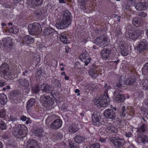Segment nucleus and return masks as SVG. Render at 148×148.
<instances>
[{"label": "nucleus", "instance_id": "nucleus-11", "mask_svg": "<svg viewBox=\"0 0 148 148\" xmlns=\"http://www.w3.org/2000/svg\"><path fill=\"white\" fill-rule=\"evenodd\" d=\"M104 115L106 118L112 121L115 120L116 117L115 112L112 109L106 110L104 112Z\"/></svg>", "mask_w": 148, "mask_h": 148}, {"label": "nucleus", "instance_id": "nucleus-13", "mask_svg": "<svg viewBox=\"0 0 148 148\" xmlns=\"http://www.w3.org/2000/svg\"><path fill=\"white\" fill-rule=\"evenodd\" d=\"M4 46L8 48L12 49L14 45V42L12 39L10 38H5L2 41Z\"/></svg>", "mask_w": 148, "mask_h": 148}, {"label": "nucleus", "instance_id": "nucleus-23", "mask_svg": "<svg viewBox=\"0 0 148 148\" xmlns=\"http://www.w3.org/2000/svg\"><path fill=\"white\" fill-rule=\"evenodd\" d=\"M143 20L137 17H135L133 20L132 23L136 27H139L141 26L143 23Z\"/></svg>", "mask_w": 148, "mask_h": 148}, {"label": "nucleus", "instance_id": "nucleus-16", "mask_svg": "<svg viewBox=\"0 0 148 148\" xmlns=\"http://www.w3.org/2000/svg\"><path fill=\"white\" fill-rule=\"evenodd\" d=\"M135 7L138 11L146 10L148 8V2L145 1L143 2H139L136 4Z\"/></svg>", "mask_w": 148, "mask_h": 148}, {"label": "nucleus", "instance_id": "nucleus-29", "mask_svg": "<svg viewBox=\"0 0 148 148\" xmlns=\"http://www.w3.org/2000/svg\"><path fill=\"white\" fill-rule=\"evenodd\" d=\"M79 129L77 125L72 124L69 126L68 130L69 133L73 134L77 132L79 130Z\"/></svg>", "mask_w": 148, "mask_h": 148}, {"label": "nucleus", "instance_id": "nucleus-35", "mask_svg": "<svg viewBox=\"0 0 148 148\" xmlns=\"http://www.w3.org/2000/svg\"><path fill=\"white\" fill-rule=\"evenodd\" d=\"M87 0H78V4L80 7L82 9L84 10L86 9V2Z\"/></svg>", "mask_w": 148, "mask_h": 148}, {"label": "nucleus", "instance_id": "nucleus-60", "mask_svg": "<svg viewBox=\"0 0 148 148\" xmlns=\"http://www.w3.org/2000/svg\"><path fill=\"white\" fill-rule=\"evenodd\" d=\"M57 92V91H56V90H52L50 92V94L54 98L55 96H56V94Z\"/></svg>", "mask_w": 148, "mask_h": 148}, {"label": "nucleus", "instance_id": "nucleus-12", "mask_svg": "<svg viewBox=\"0 0 148 148\" xmlns=\"http://www.w3.org/2000/svg\"><path fill=\"white\" fill-rule=\"evenodd\" d=\"M62 123L61 119H55L50 125V128L53 130L58 129L62 126Z\"/></svg>", "mask_w": 148, "mask_h": 148}, {"label": "nucleus", "instance_id": "nucleus-22", "mask_svg": "<svg viewBox=\"0 0 148 148\" xmlns=\"http://www.w3.org/2000/svg\"><path fill=\"white\" fill-rule=\"evenodd\" d=\"M40 88L42 92L49 93L51 90V87L48 84L44 83L41 84Z\"/></svg>", "mask_w": 148, "mask_h": 148}, {"label": "nucleus", "instance_id": "nucleus-8", "mask_svg": "<svg viewBox=\"0 0 148 148\" xmlns=\"http://www.w3.org/2000/svg\"><path fill=\"white\" fill-rule=\"evenodd\" d=\"M101 119V117L99 112L95 111L92 113V121L93 125L99 126Z\"/></svg>", "mask_w": 148, "mask_h": 148}, {"label": "nucleus", "instance_id": "nucleus-18", "mask_svg": "<svg viewBox=\"0 0 148 148\" xmlns=\"http://www.w3.org/2000/svg\"><path fill=\"white\" fill-rule=\"evenodd\" d=\"M147 122L145 123L141 122L139 125L138 128L137 129V132L140 133H143L147 132Z\"/></svg>", "mask_w": 148, "mask_h": 148}, {"label": "nucleus", "instance_id": "nucleus-2", "mask_svg": "<svg viewBox=\"0 0 148 148\" xmlns=\"http://www.w3.org/2000/svg\"><path fill=\"white\" fill-rule=\"evenodd\" d=\"M114 46L112 45H108L105 46L103 49L101 50L100 53V55L103 60L108 61L110 60V56L113 50Z\"/></svg>", "mask_w": 148, "mask_h": 148}, {"label": "nucleus", "instance_id": "nucleus-48", "mask_svg": "<svg viewBox=\"0 0 148 148\" xmlns=\"http://www.w3.org/2000/svg\"><path fill=\"white\" fill-rule=\"evenodd\" d=\"M95 85L92 82L88 83L86 85V87L88 90H92L94 88Z\"/></svg>", "mask_w": 148, "mask_h": 148}, {"label": "nucleus", "instance_id": "nucleus-17", "mask_svg": "<svg viewBox=\"0 0 148 148\" xmlns=\"http://www.w3.org/2000/svg\"><path fill=\"white\" fill-rule=\"evenodd\" d=\"M112 142L116 148H120L124 144V141L123 140L119 138L116 139L115 137H113Z\"/></svg>", "mask_w": 148, "mask_h": 148}, {"label": "nucleus", "instance_id": "nucleus-10", "mask_svg": "<svg viewBox=\"0 0 148 148\" xmlns=\"http://www.w3.org/2000/svg\"><path fill=\"white\" fill-rule=\"evenodd\" d=\"M27 148H40V144L36 140L29 139L27 142Z\"/></svg>", "mask_w": 148, "mask_h": 148}, {"label": "nucleus", "instance_id": "nucleus-26", "mask_svg": "<svg viewBox=\"0 0 148 148\" xmlns=\"http://www.w3.org/2000/svg\"><path fill=\"white\" fill-rule=\"evenodd\" d=\"M123 77V76L122 75L120 77L118 82L116 83V86H115V89H120L122 87L123 85L124 84L123 79L125 78L124 77L122 78Z\"/></svg>", "mask_w": 148, "mask_h": 148}, {"label": "nucleus", "instance_id": "nucleus-21", "mask_svg": "<svg viewBox=\"0 0 148 148\" xmlns=\"http://www.w3.org/2000/svg\"><path fill=\"white\" fill-rule=\"evenodd\" d=\"M137 139L138 143H142L143 145L148 143V136L147 135H142L138 136Z\"/></svg>", "mask_w": 148, "mask_h": 148}, {"label": "nucleus", "instance_id": "nucleus-57", "mask_svg": "<svg viewBox=\"0 0 148 148\" xmlns=\"http://www.w3.org/2000/svg\"><path fill=\"white\" fill-rule=\"evenodd\" d=\"M138 15V16L142 17H145L147 15V13L144 11L139 12Z\"/></svg>", "mask_w": 148, "mask_h": 148}, {"label": "nucleus", "instance_id": "nucleus-58", "mask_svg": "<svg viewBox=\"0 0 148 148\" xmlns=\"http://www.w3.org/2000/svg\"><path fill=\"white\" fill-rule=\"evenodd\" d=\"M121 120L119 119H116V121H115L114 123H115V125L117 127H120L121 123Z\"/></svg>", "mask_w": 148, "mask_h": 148}, {"label": "nucleus", "instance_id": "nucleus-46", "mask_svg": "<svg viewBox=\"0 0 148 148\" xmlns=\"http://www.w3.org/2000/svg\"><path fill=\"white\" fill-rule=\"evenodd\" d=\"M32 4L34 6H37L41 5L42 3V0H31Z\"/></svg>", "mask_w": 148, "mask_h": 148}, {"label": "nucleus", "instance_id": "nucleus-47", "mask_svg": "<svg viewBox=\"0 0 148 148\" xmlns=\"http://www.w3.org/2000/svg\"><path fill=\"white\" fill-rule=\"evenodd\" d=\"M32 91L34 93H37L40 90V87L38 84H36L32 88Z\"/></svg>", "mask_w": 148, "mask_h": 148}, {"label": "nucleus", "instance_id": "nucleus-39", "mask_svg": "<svg viewBox=\"0 0 148 148\" xmlns=\"http://www.w3.org/2000/svg\"><path fill=\"white\" fill-rule=\"evenodd\" d=\"M101 100L100 98L99 99L95 98L94 99L93 101L95 104L97 106L104 107L105 106Z\"/></svg>", "mask_w": 148, "mask_h": 148}, {"label": "nucleus", "instance_id": "nucleus-55", "mask_svg": "<svg viewBox=\"0 0 148 148\" xmlns=\"http://www.w3.org/2000/svg\"><path fill=\"white\" fill-rule=\"evenodd\" d=\"M35 13L36 15L38 16V17H40L43 13V12L42 10H36L35 11Z\"/></svg>", "mask_w": 148, "mask_h": 148}, {"label": "nucleus", "instance_id": "nucleus-38", "mask_svg": "<svg viewBox=\"0 0 148 148\" xmlns=\"http://www.w3.org/2000/svg\"><path fill=\"white\" fill-rule=\"evenodd\" d=\"M7 101V99L6 96L3 93H1L0 96V102L2 105L6 104Z\"/></svg>", "mask_w": 148, "mask_h": 148}, {"label": "nucleus", "instance_id": "nucleus-19", "mask_svg": "<svg viewBox=\"0 0 148 148\" xmlns=\"http://www.w3.org/2000/svg\"><path fill=\"white\" fill-rule=\"evenodd\" d=\"M107 38H96L94 42L97 44L99 47H101L104 45L106 42H108Z\"/></svg>", "mask_w": 148, "mask_h": 148}, {"label": "nucleus", "instance_id": "nucleus-1", "mask_svg": "<svg viewBox=\"0 0 148 148\" xmlns=\"http://www.w3.org/2000/svg\"><path fill=\"white\" fill-rule=\"evenodd\" d=\"M71 13L67 10L63 12L61 14L62 19L56 24V27L60 29L67 27L71 23Z\"/></svg>", "mask_w": 148, "mask_h": 148}, {"label": "nucleus", "instance_id": "nucleus-9", "mask_svg": "<svg viewBox=\"0 0 148 148\" xmlns=\"http://www.w3.org/2000/svg\"><path fill=\"white\" fill-rule=\"evenodd\" d=\"M79 59L84 63V64L87 66L90 62L92 60L91 58L89 56L88 52L86 50L82 52L79 56Z\"/></svg>", "mask_w": 148, "mask_h": 148}, {"label": "nucleus", "instance_id": "nucleus-24", "mask_svg": "<svg viewBox=\"0 0 148 148\" xmlns=\"http://www.w3.org/2000/svg\"><path fill=\"white\" fill-rule=\"evenodd\" d=\"M106 94V93H104L102 95L100 98V99H102L101 101H102V102L105 106L108 105V102L110 101V99L108 94Z\"/></svg>", "mask_w": 148, "mask_h": 148}, {"label": "nucleus", "instance_id": "nucleus-54", "mask_svg": "<svg viewBox=\"0 0 148 148\" xmlns=\"http://www.w3.org/2000/svg\"><path fill=\"white\" fill-rule=\"evenodd\" d=\"M69 145L71 148H79V145L74 143L70 142Z\"/></svg>", "mask_w": 148, "mask_h": 148}, {"label": "nucleus", "instance_id": "nucleus-6", "mask_svg": "<svg viewBox=\"0 0 148 148\" xmlns=\"http://www.w3.org/2000/svg\"><path fill=\"white\" fill-rule=\"evenodd\" d=\"M127 34L130 36H135L138 37L141 36V31L140 29H137L136 30H134V28L130 25H128L127 27Z\"/></svg>", "mask_w": 148, "mask_h": 148}, {"label": "nucleus", "instance_id": "nucleus-53", "mask_svg": "<svg viewBox=\"0 0 148 148\" xmlns=\"http://www.w3.org/2000/svg\"><path fill=\"white\" fill-rule=\"evenodd\" d=\"M89 148H100V145L98 143H95L91 144Z\"/></svg>", "mask_w": 148, "mask_h": 148}, {"label": "nucleus", "instance_id": "nucleus-25", "mask_svg": "<svg viewBox=\"0 0 148 148\" xmlns=\"http://www.w3.org/2000/svg\"><path fill=\"white\" fill-rule=\"evenodd\" d=\"M35 100L34 99H30L28 101L26 108L27 110L29 112H30L32 108V107L35 103Z\"/></svg>", "mask_w": 148, "mask_h": 148}, {"label": "nucleus", "instance_id": "nucleus-5", "mask_svg": "<svg viewBox=\"0 0 148 148\" xmlns=\"http://www.w3.org/2000/svg\"><path fill=\"white\" fill-rule=\"evenodd\" d=\"M100 71L99 66L93 64L91 66V68L89 70L88 73L92 78L96 79L99 75Z\"/></svg>", "mask_w": 148, "mask_h": 148}, {"label": "nucleus", "instance_id": "nucleus-43", "mask_svg": "<svg viewBox=\"0 0 148 148\" xmlns=\"http://www.w3.org/2000/svg\"><path fill=\"white\" fill-rule=\"evenodd\" d=\"M8 147L11 146L14 148H16V142L13 140H9L7 145Z\"/></svg>", "mask_w": 148, "mask_h": 148}, {"label": "nucleus", "instance_id": "nucleus-31", "mask_svg": "<svg viewBox=\"0 0 148 148\" xmlns=\"http://www.w3.org/2000/svg\"><path fill=\"white\" fill-rule=\"evenodd\" d=\"M0 118L6 121L9 119L8 116L6 114V110L5 109H3L0 110Z\"/></svg>", "mask_w": 148, "mask_h": 148}, {"label": "nucleus", "instance_id": "nucleus-4", "mask_svg": "<svg viewBox=\"0 0 148 148\" xmlns=\"http://www.w3.org/2000/svg\"><path fill=\"white\" fill-rule=\"evenodd\" d=\"M17 132L14 133L15 136L18 138H21L24 137L28 132L27 127L24 125L19 124L18 125L17 128Z\"/></svg>", "mask_w": 148, "mask_h": 148}, {"label": "nucleus", "instance_id": "nucleus-45", "mask_svg": "<svg viewBox=\"0 0 148 148\" xmlns=\"http://www.w3.org/2000/svg\"><path fill=\"white\" fill-rule=\"evenodd\" d=\"M23 40L25 41L26 43L29 45L32 43L34 42V39L33 38H23Z\"/></svg>", "mask_w": 148, "mask_h": 148}, {"label": "nucleus", "instance_id": "nucleus-44", "mask_svg": "<svg viewBox=\"0 0 148 148\" xmlns=\"http://www.w3.org/2000/svg\"><path fill=\"white\" fill-rule=\"evenodd\" d=\"M34 62H35L36 66H39L40 62V58L38 55L34 56Z\"/></svg>", "mask_w": 148, "mask_h": 148}, {"label": "nucleus", "instance_id": "nucleus-15", "mask_svg": "<svg viewBox=\"0 0 148 148\" xmlns=\"http://www.w3.org/2000/svg\"><path fill=\"white\" fill-rule=\"evenodd\" d=\"M17 82L18 84L24 88L25 89L28 88L29 82V80L26 79L20 78L17 80Z\"/></svg>", "mask_w": 148, "mask_h": 148}, {"label": "nucleus", "instance_id": "nucleus-61", "mask_svg": "<svg viewBox=\"0 0 148 148\" xmlns=\"http://www.w3.org/2000/svg\"><path fill=\"white\" fill-rule=\"evenodd\" d=\"M143 68L145 72H148V62L144 65Z\"/></svg>", "mask_w": 148, "mask_h": 148}, {"label": "nucleus", "instance_id": "nucleus-36", "mask_svg": "<svg viewBox=\"0 0 148 148\" xmlns=\"http://www.w3.org/2000/svg\"><path fill=\"white\" fill-rule=\"evenodd\" d=\"M43 131L41 128H37L34 131L35 135L41 138L43 136L42 133Z\"/></svg>", "mask_w": 148, "mask_h": 148}, {"label": "nucleus", "instance_id": "nucleus-30", "mask_svg": "<svg viewBox=\"0 0 148 148\" xmlns=\"http://www.w3.org/2000/svg\"><path fill=\"white\" fill-rule=\"evenodd\" d=\"M74 140L77 143L80 144L84 141V138L82 136L76 135L74 137Z\"/></svg>", "mask_w": 148, "mask_h": 148}, {"label": "nucleus", "instance_id": "nucleus-62", "mask_svg": "<svg viewBox=\"0 0 148 148\" xmlns=\"http://www.w3.org/2000/svg\"><path fill=\"white\" fill-rule=\"evenodd\" d=\"M10 118L11 121H14L17 120V119L13 115H10Z\"/></svg>", "mask_w": 148, "mask_h": 148}, {"label": "nucleus", "instance_id": "nucleus-7", "mask_svg": "<svg viewBox=\"0 0 148 148\" xmlns=\"http://www.w3.org/2000/svg\"><path fill=\"white\" fill-rule=\"evenodd\" d=\"M41 101L45 107L51 106L54 103V100L49 96L43 95L40 97Z\"/></svg>", "mask_w": 148, "mask_h": 148}, {"label": "nucleus", "instance_id": "nucleus-52", "mask_svg": "<svg viewBox=\"0 0 148 148\" xmlns=\"http://www.w3.org/2000/svg\"><path fill=\"white\" fill-rule=\"evenodd\" d=\"M115 36H121L122 34L121 32V29L119 26H117L116 28L115 32Z\"/></svg>", "mask_w": 148, "mask_h": 148}, {"label": "nucleus", "instance_id": "nucleus-37", "mask_svg": "<svg viewBox=\"0 0 148 148\" xmlns=\"http://www.w3.org/2000/svg\"><path fill=\"white\" fill-rule=\"evenodd\" d=\"M136 80L135 77L129 78L126 80L125 84L127 85H132L135 82Z\"/></svg>", "mask_w": 148, "mask_h": 148}, {"label": "nucleus", "instance_id": "nucleus-14", "mask_svg": "<svg viewBox=\"0 0 148 148\" xmlns=\"http://www.w3.org/2000/svg\"><path fill=\"white\" fill-rule=\"evenodd\" d=\"M147 46V40L145 39H143L140 40V43L138 46L137 50L140 53H141L146 49Z\"/></svg>", "mask_w": 148, "mask_h": 148}, {"label": "nucleus", "instance_id": "nucleus-34", "mask_svg": "<svg viewBox=\"0 0 148 148\" xmlns=\"http://www.w3.org/2000/svg\"><path fill=\"white\" fill-rule=\"evenodd\" d=\"M125 99V96L124 94H118L115 97V100L119 102H123Z\"/></svg>", "mask_w": 148, "mask_h": 148}, {"label": "nucleus", "instance_id": "nucleus-20", "mask_svg": "<svg viewBox=\"0 0 148 148\" xmlns=\"http://www.w3.org/2000/svg\"><path fill=\"white\" fill-rule=\"evenodd\" d=\"M44 34L45 36L50 35L51 36H57V32L49 27H48L45 29L44 31Z\"/></svg>", "mask_w": 148, "mask_h": 148}, {"label": "nucleus", "instance_id": "nucleus-50", "mask_svg": "<svg viewBox=\"0 0 148 148\" xmlns=\"http://www.w3.org/2000/svg\"><path fill=\"white\" fill-rule=\"evenodd\" d=\"M119 61V60H118L117 61H110L109 62V65H111V67L115 66V69L117 67V65Z\"/></svg>", "mask_w": 148, "mask_h": 148}, {"label": "nucleus", "instance_id": "nucleus-28", "mask_svg": "<svg viewBox=\"0 0 148 148\" xmlns=\"http://www.w3.org/2000/svg\"><path fill=\"white\" fill-rule=\"evenodd\" d=\"M121 55L124 56H127L129 53V51L127 48L126 46L124 44L120 46Z\"/></svg>", "mask_w": 148, "mask_h": 148}, {"label": "nucleus", "instance_id": "nucleus-3", "mask_svg": "<svg viewBox=\"0 0 148 148\" xmlns=\"http://www.w3.org/2000/svg\"><path fill=\"white\" fill-rule=\"evenodd\" d=\"M28 29L29 34L33 35H38L42 31L41 27L38 23L29 24Z\"/></svg>", "mask_w": 148, "mask_h": 148}, {"label": "nucleus", "instance_id": "nucleus-32", "mask_svg": "<svg viewBox=\"0 0 148 148\" xmlns=\"http://www.w3.org/2000/svg\"><path fill=\"white\" fill-rule=\"evenodd\" d=\"M2 73V74L3 75V77L6 79H8L11 78V76L12 75L10 69H8L4 71Z\"/></svg>", "mask_w": 148, "mask_h": 148}, {"label": "nucleus", "instance_id": "nucleus-27", "mask_svg": "<svg viewBox=\"0 0 148 148\" xmlns=\"http://www.w3.org/2000/svg\"><path fill=\"white\" fill-rule=\"evenodd\" d=\"M60 81L57 79L53 78L51 80V86L55 88H61Z\"/></svg>", "mask_w": 148, "mask_h": 148}, {"label": "nucleus", "instance_id": "nucleus-63", "mask_svg": "<svg viewBox=\"0 0 148 148\" xmlns=\"http://www.w3.org/2000/svg\"><path fill=\"white\" fill-rule=\"evenodd\" d=\"M27 119V117L24 115H22L20 117V119L21 120L23 121H26Z\"/></svg>", "mask_w": 148, "mask_h": 148}, {"label": "nucleus", "instance_id": "nucleus-33", "mask_svg": "<svg viewBox=\"0 0 148 148\" xmlns=\"http://www.w3.org/2000/svg\"><path fill=\"white\" fill-rule=\"evenodd\" d=\"M107 128L110 132L114 134H115L118 132L116 128L110 123L107 126Z\"/></svg>", "mask_w": 148, "mask_h": 148}, {"label": "nucleus", "instance_id": "nucleus-56", "mask_svg": "<svg viewBox=\"0 0 148 148\" xmlns=\"http://www.w3.org/2000/svg\"><path fill=\"white\" fill-rule=\"evenodd\" d=\"M59 38L61 42L64 44L68 43L70 42L67 40L68 38Z\"/></svg>", "mask_w": 148, "mask_h": 148}, {"label": "nucleus", "instance_id": "nucleus-49", "mask_svg": "<svg viewBox=\"0 0 148 148\" xmlns=\"http://www.w3.org/2000/svg\"><path fill=\"white\" fill-rule=\"evenodd\" d=\"M7 128L6 124L2 121L0 120V129L1 130H5Z\"/></svg>", "mask_w": 148, "mask_h": 148}, {"label": "nucleus", "instance_id": "nucleus-40", "mask_svg": "<svg viewBox=\"0 0 148 148\" xmlns=\"http://www.w3.org/2000/svg\"><path fill=\"white\" fill-rule=\"evenodd\" d=\"M127 113V111L125 108V106H123L119 113L120 116L121 118H124L126 116V114Z\"/></svg>", "mask_w": 148, "mask_h": 148}, {"label": "nucleus", "instance_id": "nucleus-42", "mask_svg": "<svg viewBox=\"0 0 148 148\" xmlns=\"http://www.w3.org/2000/svg\"><path fill=\"white\" fill-rule=\"evenodd\" d=\"M111 86L110 85H108L106 83L104 84L102 87V89L104 91V93H106V94H108V90L111 89Z\"/></svg>", "mask_w": 148, "mask_h": 148}, {"label": "nucleus", "instance_id": "nucleus-41", "mask_svg": "<svg viewBox=\"0 0 148 148\" xmlns=\"http://www.w3.org/2000/svg\"><path fill=\"white\" fill-rule=\"evenodd\" d=\"M8 69H10L9 65L6 63L3 62L0 68L1 72H2Z\"/></svg>", "mask_w": 148, "mask_h": 148}, {"label": "nucleus", "instance_id": "nucleus-51", "mask_svg": "<svg viewBox=\"0 0 148 148\" xmlns=\"http://www.w3.org/2000/svg\"><path fill=\"white\" fill-rule=\"evenodd\" d=\"M19 95L18 91L15 90L12 91L10 93V96L12 97H17Z\"/></svg>", "mask_w": 148, "mask_h": 148}, {"label": "nucleus", "instance_id": "nucleus-59", "mask_svg": "<svg viewBox=\"0 0 148 148\" xmlns=\"http://www.w3.org/2000/svg\"><path fill=\"white\" fill-rule=\"evenodd\" d=\"M42 70H38L37 71V72L36 75V77H38L39 78L40 77H41V76H42Z\"/></svg>", "mask_w": 148, "mask_h": 148}, {"label": "nucleus", "instance_id": "nucleus-64", "mask_svg": "<svg viewBox=\"0 0 148 148\" xmlns=\"http://www.w3.org/2000/svg\"><path fill=\"white\" fill-rule=\"evenodd\" d=\"M125 135L127 137H130L132 136V133L130 132H128L125 133Z\"/></svg>", "mask_w": 148, "mask_h": 148}]
</instances>
